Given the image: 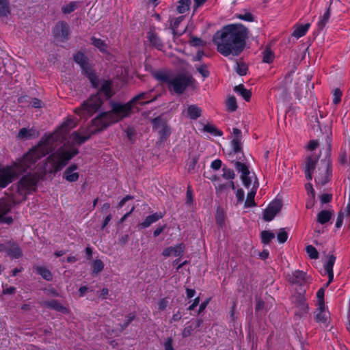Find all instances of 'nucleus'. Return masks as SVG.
I'll return each mask as SVG.
<instances>
[{"label": "nucleus", "mask_w": 350, "mask_h": 350, "mask_svg": "<svg viewBox=\"0 0 350 350\" xmlns=\"http://www.w3.org/2000/svg\"><path fill=\"white\" fill-rule=\"evenodd\" d=\"M148 95H149L148 92L140 93V94L136 95L135 96H134L129 102L133 107L135 104H137V103L141 104V105L149 103L152 102L154 99H152L150 100H146V101L144 100L148 98Z\"/></svg>", "instance_id": "obj_22"}, {"label": "nucleus", "mask_w": 350, "mask_h": 350, "mask_svg": "<svg viewBox=\"0 0 350 350\" xmlns=\"http://www.w3.org/2000/svg\"><path fill=\"white\" fill-rule=\"evenodd\" d=\"M223 177L226 179L232 180L234 178L235 174L232 170L231 169H224L223 170Z\"/></svg>", "instance_id": "obj_50"}, {"label": "nucleus", "mask_w": 350, "mask_h": 350, "mask_svg": "<svg viewBox=\"0 0 350 350\" xmlns=\"http://www.w3.org/2000/svg\"><path fill=\"white\" fill-rule=\"evenodd\" d=\"M247 37V30L243 25L231 24L217 31L213 41L221 55H238L244 49Z\"/></svg>", "instance_id": "obj_3"}, {"label": "nucleus", "mask_w": 350, "mask_h": 350, "mask_svg": "<svg viewBox=\"0 0 350 350\" xmlns=\"http://www.w3.org/2000/svg\"><path fill=\"white\" fill-rule=\"evenodd\" d=\"M5 252L12 258H18L23 254L18 245L10 241L7 243Z\"/></svg>", "instance_id": "obj_18"}, {"label": "nucleus", "mask_w": 350, "mask_h": 350, "mask_svg": "<svg viewBox=\"0 0 350 350\" xmlns=\"http://www.w3.org/2000/svg\"><path fill=\"white\" fill-rule=\"evenodd\" d=\"M232 148L234 153L241 152L242 150L241 139H233L232 142Z\"/></svg>", "instance_id": "obj_45"}, {"label": "nucleus", "mask_w": 350, "mask_h": 350, "mask_svg": "<svg viewBox=\"0 0 350 350\" xmlns=\"http://www.w3.org/2000/svg\"><path fill=\"white\" fill-rule=\"evenodd\" d=\"M310 27V23L297 25L293 32V36L297 38L304 36L308 31Z\"/></svg>", "instance_id": "obj_25"}, {"label": "nucleus", "mask_w": 350, "mask_h": 350, "mask_svg": "<svg viewBox=\"0 0 350 350\" xmlns=\"http://www.w3.org/2000/svg\"><path fill=\"white\" fill-rule=\"evenodd\" d=\"M190 4L191 0L179 1L178 4L177 5V11L180 14L185 13V12L189 10Z\"/></svg>", "instance_id": "obj_34"}, {"label": "nucleus", "mask_w": 350, "mask_h": 350, "mask_svg": "<svg viewBox=\"0 0 350 350\" xmlns=\"http://www.w3.org/2000/svg\"><path fill=\"white\" fill-rule=\"evenodd\" d=\"M275 234L269 231H262L261 233L262 242L265 244H268L273 238Z\"/></svg>", "instance_id": "obj_37"}, {"label": "nucleus", "mask_w": 350, "mask_h": 350, "mask_svg": "<svg viewBox=\"0 0 350 350\" xmlns=\"http://www.w3.org/2000/svg\"><path fill=\"white\" fill-rule=\"evenodd\" d=\"M198 161V156H192L189 159L188 161V170L189 172H192L195 170L196 165Z\"/></svg>", "instance_id": "obj_47"}, {"label": "nucleus", "mask_w": 350, "mask_h": 350, "mask_svg": "<svg viewBox=\"0 0 350 350\" xmlns=\"http://www.w3.org/2000/svg\"><path fill=\"white\" fill-rule=\"evenodd\" d=\"M77 125V122L75 119L67 118L55 132L43 137L38 144L33 148V149L36 152L37 154L39 155L40 159L62 144H63V146L60 147L55 152L60 150H70L72 148H75L78 152L77 148L75 146H69L68 141L66 142L68 134L72 129L75 128Z\"/></svg>", "instance_id": "obj_4"}, {"label": "nucleus", "mask_w": 350, "mask_h": 350, "mask_svg": "<svg viewBox=\"0 0 350 350\" xmlns=\"http://www.w3.org/2000/svg\"><path fill=\"white\" fill-rule=\"evenodd\" d=\"M33 135V131L32 129L23 128L18 132V138L27 139L31 138Z\"/></svg>", "instance_id": "obj_35"}, {"label": "nucleus", "mask_w": 350, "mask_h": 350, "mask_svg": "<svg viewBox=\"0 0 350 350\" xmlns=\"http://www.w3.org/2000/svg\"><path fill=\"white\" fill-rule=\"evenodd\" d=\"M163 217V214L162 213H155L152 215H148L145 218L144 221L139 224V226L143 228H148L152 224L155 223Z\"/></svg>", "instance_id": "obj_21"}, {"label": "nucleus", "mask_w": 350, "mask_h": 350, "mask_svg": "<svg viewBox=\"0 0 350 350\" xmlns=\"http://www.w3.org/2000/svg\"><path fill=\"white\" fill-rule=\"evenodd\" d=\"M317 311L315 314V320L317 322L322 324L325 327H327L329 321V312L325 311V306H323L321 308L319 306H317Z\"/></svg>", "instance_id": "obj_15"}, {"label": "nucleus", "mask_w": 350, "mask_h": 350, "mask_svg": "<svg viewBox=\"0 0 350 350\" xmlns=\"http://www.w3.org/2000/svg\"><path fill=\"white\" fill-rule=\"evenodd\" d=\"M319 146V142L317 140H311L309 142L307 148L308 150L312 151Z\"/></svg>", "instance_id": "obj_56"}, {"label": "nucleus", "mask_w": 350, "mask_h": 350, "mask_svg": "<svg viewBox=\"0 0 350 350\" xmlns=\"http://www.w3.org/2000/svg\"><path fill=\"white\" fill-rule=\"evenodd\" d=\"M35 271L40 275L44 279L46 280H52V274L51 271L44 267L36 266L34 267Z\"/></svg>", "instance_id": "obj_28"}, {"label": "nucleus", "mask_w": 350, "mask_h": 350, "mask_svg": "<svg viewBox=\"0 0 350 350\" xmlns=\"http://www.w3.org/2000/svg\"><path fill=\"white\" fill-rule=\"evenodd\" d=\"M53 33L58 40H65L68 38L69 33L68 25L64 22L57 23L54 27Z\"/></svg>", "instance_id": "obj_12"}, {"label": "nucleus", "mask_w": 350, "mask_h": 350, "mask_svg": "<svg viewBox=\"0 0 350 350\" xmlns=\"http://www.w3.org/2000/svg\"><path fill=\"white\" fill-rule=\"evenodd\" d=\"M257 189H251L247 193L246 200L245 202V207H253L256 206L254 197L256 193Z\"/></svg>", "instance_id": "obj_31"}, {"label": "nucleus", "mask_w": 350, "mask_h": 350, "mask_svg": "<svg viewBox=\"0 0 350 350\" xmlns=\"http://www.w3.org/2000/svg\"><path fill=\"white\" fill-rule=\"evenodd\" d=\"M168 306V300L167 298L161 299L157 302V307L159 310H164Z\"/></svg>", "instance_id": "obj_52"}, {"label": "nucleus", "mask_w": 350, "mask_h": 350, "mask_svg": "<svg viewBox=\"0 0 350 350\" xmlns=\"http://www.w3.org/2000/svg\"><path fill=\"white\" fill-rule=\"evenodd\" d=\"M154 77L162 83H166L170 92L177 94H183L186 88L192 85L194 79L185 75H174L170 71H158Z\"/></svg>", "instance_id": "obj_6"}, {"label": "nucleus", "mask_w": 350, "mask_h": 350, "mask_svg": "<svg viewBox=\"0 0 350 350\" xmlns=\"http://www.w3.org/2000/svg\"><path fill=\"white\" fill-rule=\"evenodd\" d=\"M306 189L308 194H311L312 198H314V190L310 183L306 185Z\"/></svg>", "instance_id": "obj_62"}, {"label": "nucleus", "mask_w": 350, "mask_h": 350, "mask_svg": "<svg viewBox=\"0 0 350 350\" xmlns=\"http://www.w3.org/2000/svg\"><path fill=\"white\" fill-rule=\"evenodd\" d=\"M31 105L33 107L40 108L42 107V103L40 100H39L38 98H33L32 100L31 101Z\"/></svg>", "instance_id": "obj_58"}, {"label": "nucleus", "mask_w": 350, "mask_h": 350, "mask_svg": "<svg viewBox=\"0 0 350 350\" xmlns=\"http://www.w3.org/2000/svg\"><path fill=\"white\" fill-rule=\"evenodd\" d=\"M211 167L215 170H219L221 167V161L219 159H215L212 161Z\"/></svg>", "instance_id": "obj_57"}, {"label": "nucleus", "mask_w": 350, "mask_h": 350, "mask_svg": "<svg viewBox=\"0 0 350 350\" xmlns=\"http://www.w3.org/2000/svg\"><path fill=\"white\" fill-rule=\"evenodd\" d=\"M233 139H241V131L237 128H234L232 131Z\"/></svg>", "instance_id": "obj_59"}, {"label": "nucleus", "mask_w": 350, "mask_h": 350, "mask_svg": "<svg viewBox=\"0 0 350 350\" xmlns=\"http://www.w3.org/2000/svg\"><path fill=\"white\" fill-rule=\"evenodd\" d=\"M234 166L237 170L241 173V179L243 185L250 190L258 189L259 183L255 174L250 172L247 166L239 161H237Z\"/></svg>", "instance_id": "obj_8"}, {"label": "nucleus", "mask_w": 350, "mask_h": 350, "mask_svg": "<svg viewBox=\"0 0 350 350\" xmlns=\"http://www.w3.org/2000/svg\"><path fill=\"white\" fill-rule=\"evenodd\" d=\"M235 70L239 75L243 76V75H246V73H247V66L244 63H238L237 62V65H236Z\"/></svg>", "instance_id": "obj_44"}, {"label": "nucleus", "mask_w": 350, "mask_h": 350, "mask_svg": "<svg viewBox=\"0 0 350 350\" xmlns=\"http://www.w3.org/2000/svg\"><path fill=\"white\" fill-rule=\"evenodd\" d=\"M132 109L133 106L129 101L126 103L111 102L109 111L103 113L92 120V124L85 130L81 129L72 134L70 138L72 143L78 145L84 143L92 135L129 116L132 113Z\"/></svg>", "instance_id": "obj_2"}, {"label": "nucleus", "mask_w": 350, "mask_h": 350, "mask_svg": "<svg viewBox=\"0 0 350 350\" xmlns=\"http://www.w3.org/2000/svg\"><path fill=\"white\" fill-rule=\"evenodd\" d=\"M78 166L76 164H72L68 167L63 173V178L68 182H77L79 178V174L77 172Z\"/></svg>", "instance_id": "obj_13"}, {"label": "nucleus", "mask_w": 350, "mask_h": 350, "mask_svg": "<svg viewBox=\"0 0 350 350\" xmlns=\"http://www.w3.org/2000/svg\"><path fill=\"white\" fill-rule=\"evenodd\" d=\"M236 198L237 200V203L243 202L245 198V193L242 189H239L237 190Z\"/></svg>", "instance_id": "obj_54"}, {"label": "nucleus", "mask_w": 350, "mask_h": 350, "mask_svg": "<svg viewBox=\"0 0 350 350\" xmlns=\"http://www.w3.org/2000/svg\"><path fill=\"white\" fill-rule=\"evenodd\" d=\"M332 199V196L329 194H323L321 197V201L322 203H327L329 202Z\"/></svg>", "instance_id": "obj_63"}, {"label": "nucleus", "mask_w": 350, "mask_h": 350, "mask_svg": "<svg viewBox=\"0 0 350 350\" xmlns=\"http://www.w3.org/2000/svg\"><path fill=\"white\" fill-rule=\"evenodd\" d=\"M202 323V321L201 320L198 319L195 322L192 323L191 324L187 325L183 330V332H182L183 337L187 338V337L190 336L192 334L193 330L199 327L201 325Z\"/></svg>", "instance_id": "obj_24"}, {"label": "nucleus", "mask_w": 350, "mask_h": 350, "mask_svg": "<svg viewBox=\"0 0 350 350\" xmlns=\"http://www.w3.org/2000/svg\"><path fill=\"white\" fill-rule=\"evenodd\" d=\"M274 55L270 49H266L263 52V62L265 63H271L273 61Z\"/></svg>", "instance_id": "obj_46"}, {"label": "nucleus", "mask_w": 350, "mask_h": 350, "mask_svg": "<svg viewBox=\"0 0 350 350\" xmlns=\"http://www.w3.org/2000/svg\"><path fill=\"white\" fill-rule=\"evenodd\" d=\"M103 268L104 264L102 260L96 259L92 262V269L94 273H98L103 271Z\"/></svg>", "instance_id": "obj_40"}, {"label": "nucleus", "mask_w": 350, "mask_h": 350, "mask_svg": "<svg viewBox=\"0 0 350 350\" xmlns=\"http://www.w3.org/2000/svg\"><path fill=\"white\" fill-rule=\"evenodd\" d=\"M185 250V245L183 243L176 245L174 247H169L165 248L162 254L165 257H168L170 256H182L183 255Z\"/></svg>", "instance_id": "obj_17"}, {"label": "nucleus", "mask_w": 350, "mask_h": 350, "mask_svg": "<svg viewBox=\"0 0 350 350\" xmlns=\"http://www.w3.org/2000/svg\"><path fill=\"white\" fill-rule=\"evenodd\" d=\"M11 13L8 0H0V17H8Z\"/></svg>", "instance_id": "obj_26"}, {"label": "nucleus", "mask_w": 350, "mask_h": 350, "mask_svg": "<svg viewBox=\"0 0 350 350\" xmlns=\"http://www.w3.org/2000/svg\"><path fill=\"white\" fill-rule=\"evenodd\" d=\"M332 215V213L330 211L323 210L321 211L317 215V221L321 224H324L329 221Z\"/></svg>", "instance_id": "obj_29"}, {"label": "nucleus", "mask_w": 350, "mask_h": 350, "mask_svg": "<svg viewBox=\"0 0 350 350\" xmlns=\"http://www.w3.org/2000/svg\"><path fill=\"white\" fill-rule=\"evenodd\" d=\"M77 153L75 148L60 150L51 154L44 164L36 162L31 170L29 169L27 172H29L11 187V197L0 199V223H12V217L8 215L12 204L25 200L27 195L36 190L41 177L46 173H56L62 170Z\"/></svg>", "instance_id": "obj_1"}, {"label": "nucleus", "mask_w": 350, "mask_h": 350, "mask_svg": "<svg viewBox=\"0 0 350 350\" xmlns=\"http://www.w3.org/2000/svg\"><path fill=\"white\" fill-rule=\"evenodd\" d=\"M109 295V290L107 288H103L100 293L99 297L102 299H105Z\"/></svg>", "instance_id": "obj_64"}, {"label": "nucleus", "mask_w": 350, "mask_h": 350, "mask_svg": "<svg viewBox=\"0 0 350 350\" xmlns=\"http://www.w3.org/2000/svg\"><path fill=\"white\" fill-rule=\"evenodd\" d=\"M335 260L336 257L333 255H329L327 256V260L324 265V273L328 275L329 279L325 287H327L334 279L333 267L334 265Z\"/></svg>", "instance_id": "obj_14"}, {"label": "nucleus", "mask_w": 350, "mask_h": 350, "mask_svg": "<svg viewBox=\"0 0 350 350\" xmlns=\"http://www.w3.org/2000/svg\"><path fill=\"white\" fill-rule=\"evenodd\" d=\"M289 280L295 284H303L307 281L306 274L305 272L299 270L295 271L289 276Z\"/></svg>", "instance_id": "obj_20"}, {"label": "nucleus", "mask_w": 350, "mask_h": 350, "mask_svg": "<svg viewBox=\"0 0 350 350\" xmlns=\"http://www.w3.org/2000/svg\"><path fill=\"white\" fill-rule=\"evenodd\" d=\"M204 130L215 136H221L222 132L218 130L215 126L207 124L204 126Z\"/></svg>", "instance_id": "obj_38"}, {"label": "nucleus", "mask_w": 350, "mask_h": 350, "mask_svg": "<svg viewBox=\"0 0 350 350\" xmlns=\"http://www.w3.org/2000/svg\"><path fill=\"white\" fill-rule=\"evenodd\" d=\"M226 107L228 110L230 111H234L237 109V100L234 96H230L228 97L227 101H226Z\"/></svg>", "instance_id": "obj_41"}, {"label": "nucleus", "mask_w": 350, "mask_h": 350, "mask_svg": "<svg viewBox=\"0 0 350 350\" xmlns=\"http://www.w3.org/2000/svg\"><path fill=\"white\" fill-rule=\"evenodd\" d=\"M182 319V314L180 311H177L172 315V322H177L179 321Z\"/></svg>", "instance_id": "obj_60"}, {"label": "nucleus", "mask_w": 350, "mask_h": 350, "mask_svg": "<svg viewBox=\"0 0 350 350\" xmlns=\"http://www.w3.org/2000/svg\"><path fill=\"white\" fill-rule=\"evenodd\" d=\"M325 288H321L317 293V306H319L321 308L325 306L324 302Z\"/></svg>", "instance_id": "obj_39"}, {"label": "nucleus", "mask_w": 350, "mask_h": 350, "mask_svg": "<svg viewBox=\"0 0 350 350\" xmlns=\"http://www.w3.org/2000/svg\"><path fill=\"white\" fill-rule=\"evenodd\" d=\"M78 5H79V2L77 1H70V3L64 5L62 10V12L64 13V14H69L72 12H73L74 10H75L77 9V8L78 7Z\"/></svg>", "instance_id": "obj_36"}, {"label": "nucleus", "mask_w": 350, "mask_h": 350, "mask_svg": "<svg viewBox=\"0 0 350 350\" xmlns=\"http://www.w3.org/2000/svg\"><path fill=\"white\" fill-rule=\"evenodd\" d=\"M103 94L105 95L106 99L113 95L111 89V81H105L98 94L91 96L80 108L76 109L75 112L82 116H92V114L96 112L102 105L103 99L100 98V95Z\"/></svg>", "instance_id": "obj_7"}, {"label": "nucleus", "mask_w": 350, "mask_h": 350, "mask_svg": "<svg viewBox=\"0 0 350 350\" xmlns=\"http://www.w3.org/2000/svg\"><path fill=\"white\" fill-rule=\"evenodd\" d=\"M234 92L241 96L246 101H248L252 96L250 90L245 89L243 85H239L234 87Z\"/></svg>", "instance_id": "obj_27"}, {"label": "nucleus", "mask_w": 350, "mask_h": 350, "mask_svg": "<svg viewBox=\"0 0 350 350\" xmlns=\"http://www.w3.org/2000/svg\"><path fill=\"white\" fill-rule=\"evenodd\" d=\"M281 207L282 203L280 200L273 201L265 210L263 219L267 221H271L274 217L280 212Z\"/></svg>", "instance_id": "obj_11"}, {"label": "nucleus", "mask_w": 350, "mask_h": 350, "mask_svg": "<svg viewBox=\"0 0 350 350\" xmlns=\"http://www.w3.org/2000/svg\"><path fill=\"white\" fill-rule=\"evenodd\" d=\"M197 70L202 75V76L204 78L207 77L209 75L207 67L205 65H202V66L198 67Z\"/></svg>", "instance_id": "obj_55"}, {"label": "nucleus", "mask_w": 350, "mask_h": 350, "mask_svg": "<svg viewBox=\"0 0 350 350\" xmlns=\"http://www.w3.org/2000/svg\"><path fill=\"white\" fill-rule=\"evenodd\" d=\"M48 306L64 314L69 313V310L66 307L63 306L60 303H59L57 301H52L51 302H49Z\"/></svg>", "instance_id": "obj_33"}, {"label": "nucleus", "mask_w": 350, "mask_h": 350, "mask_svg": "<svg viewBox=\"0 0 350 350\" xmlns=\"http://www.w3.org/2000/svg\"><path fill=\"white\" fill-rule=\"evenodd\" d=\"M329 18H330V11H329V9L328 8L324 12V14L319 17V21L317 23V26H318L319 29L322 30L325 27V25H327V23L329 21Z\"/></svg>", "instance_id": "obj_30"}, {"label": "nucleus", "mask_w": 350, "mask_h": 350, "mask_svg": "<svg viewBox=\"0 0 350 350\" xmlns=\"http://www.w3.org/2000/svg\"><path fill=\"white\" fill-rule=\"evenodd\" d=\"M318 161V156L309 155L306 160L305 163V174L308 180H310L312 178V172L314 169L316 163Z\"/></svg>", "instance_id": "obj_16"}, {"label": "nucleus", "mask_w": 350, "mask_h": 350, "mask_svg": "<svg viewBox=\"0 0 350 350\" xmlns=\"http://www.w3.org/2000/svg\"><path fill=\"white\" fill-rule=\"evenodd\" d=\"M148 39L150 42L157 48H160L162 46L160 39L154 33H149Z\"/></svg>", "instance_id": "obj_42"}, {"label": "nucleus", "mask_w": 350, "mask_h": 350, "mask_svg": "<svg viewBox=\"0 0 350 350\" xmlns=\"http://www.w3.org/2000/svg\"><path fill=\"white\" fill-rule=\"evenodd\" d=\"M277 239H278V241L281 243H283L286 241V240L288 239V234L284 230V229L282 228L279 230L278 235H277Z\"/></svg>", "instance_id": "obj_48"}, {"label": "nucleus", "mask_w": 350, "mask_h": 350, "mask_svg": "<svg viewBox=\"0 0 350 350\" xmlns=\"http://www.w3.org/2000/svg\"><path fill=\"white\" fill-rule=\"evenodd\" d=\"M186 113L190 119L196 120L201 116L202 110L198 106L191 105L187 108Z\"/></svg>", "instance_id": "obj_23"}, {"label": "nucleus", "mask_w": 350, "mask_h": 350, "mask_svg": "<svg viewBox=\"0 0 350 350\" xmlns=\"http://www.w3.org/2000/svg\"><path fill=\"white\" fill-rule=\"evenodd\" d=\"M193 201L192 191L190 187H188L187 191V203L191 204Z\"/></svg>", "instance_id": "obj_61"}, {"label": "nucleus", "mask_w": 350, "mask_h": 350, "mask_svg": "<svg viewBox=\"0 0 350 350\" xmlns=\"http://www.w3.org/2000/svg\"><path fill=\"white\" fill-rule=\"evenodd\" d=\"M329 168L330 166L327 162H324L321 164L318 171L316 172L314 177L315 181L318 184L324 185L329 180L331 176Z\"/></svg>", "instance_id": "obj_10"}, {"label": "nucleus", "mask_w": 350, "mask_h": 350, "mask_svg": "<svg viewBox=\"0 0 350 350\" xmlns=\"http://www.w3.org/2000/svg\"><path fill=\"white\" fill-rule=\"evenodd\" d=\"M154 128L158 131L162 139L165 138L170 133L169 128L159 118L153 120Z\"/></svg>", "instance_id": "obj_19"}, {"label": "nucleus", "mask_w": 350, "mask_h": 350, "mask_svg": "<svg viewBox=\"0 0 350 350\" xmlns=\"http://www.w3.org/2000/svg\"><path fill=\"white\" fill-rule=\"evenodd\" d=\"M74 59L76 63L80 65L85 74L89 78L92 85L95 88H97L98 86V78L92 71L88 62L87 57L84 55V54L79 52L74 56Z\"/></svg>", "instance_id": "obj_9"}, {"label": "nucleus", "mask_w": 350, "mask_h": 350, "mask_svg": "<svg viewBox=\"0 0 350 350\" xmlns=\"http://www.w3.org/2000/svg\"><path fill=\"white\" fill-rule=\"evenodd\" d=\"M216 222L220 227H222L224 225L225 217L222 213H217Z\"/></svg>", "instance_id": "obj_53"}, {"label": "nucleus", "mask_w": 350, "mask_h": 350, "mask_svg": "<svg viewBox=\"0 0 350 350\" xmlns=\"http://www.w3.org/2000/svg\"><path fill=\"white\" fill-rule=\"evenodd\" d=\"M306 252L312 259H317L319 257V253L316 248L312 245H308L306 248Z\"/></svg>", "instance_id": "obj_43"}, {"label": "nucleus", "mask_w": 350, "mask_h": 350, "mask_svg": "<svg viewBox=\"0 0 350 350\" xmlns=\"http://www.w3.org/2000/svg\"><path fill=\"white\" fill-rule=\"evenodd\" d=\"M163 347L165 350H174L173 347V339L171 337L167 338L163 342Z\"/></svg>", "instance_id": "obj_51"}, {"label": "nucleus", "mask_w": 350, "mask_h": 350, "mask_svg": "<svg viewBox=\"0 0 350 350\" xmlns=\"http://www.w3.org/2000/svg\"><path fill=\"white\" fill-rule=\"evenodd\" d=\"M92 41L94 46L98 49L100 52L106 53L107 51V45L105 41L94 37L92 38Z\"/></svg>", "instance_id": "obj_32"}, {"label": "nucleus", "mask_w": 350, "mask_h": 350, "mask_svg": "<svg viewBox=\"0 0 350 350\" xmlns=\"http://www.w3.org/2000/svg\"><path fill=\"white\" fill-rule=\"evenodd\" d=\"M341 91L338 88L335 89L333 92V103L335 105L338 104L341 101Z\"/></svg>", "instance_id": "obj_49"}, {"label": "nucleus", "mask_w": 350, "mask_h": 350, "mask_svg": "<svg viewBox=\"0 0 350 350\" xmlns=\"http://www.w3.org/2000/svg\"><path fill=\"white\" fill-rule=\"evenodd\" d=\"M39 159V155L32 148L11 164L0 165V189L5 188L29 169L31 170Z\"/></svg>", "instance_id": "obj_5"}]
</instances>
